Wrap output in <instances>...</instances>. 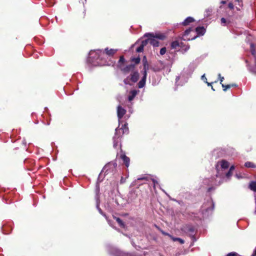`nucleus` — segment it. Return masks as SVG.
<instances>
[{
	"label": "nucleus",
	"mask_w": 256,
	"mask_h": 256,
	"mask_svg": "<svg viewBox=\"0 0 256 256\" xmlns=\"http://www.w3.org/2000/svg\"><path fill=\"white\" fill-rule=\"evenodd\" d=\"M129 132L127 124H122L120 128H116V129L115 135L114 139H118L121 138L124 134H128Z\"/></svg>",
	"instance_id": "obj_1"
},
{
	"label": "nucleus",
	"mask_w": 256,
	"mask_h": 256,
	"mask_svg": "<svg viewBox=\"0 0 256 256\" xmlns=\"http://www.w3.org/2000/svg\"><path fill=\"white\" fill-rule=\"evenodd\" d=\"M117 164L116 162H112L107 164L104 168V170H106V173L108 174L109 172H113L116 169Z\"/></svg>",
	"instance_id": "obj_2"
},
{
	"label": "nucleus",
	"mask_w": 256,
	"mask_h": 256,
	"mask_svg": "<svg viewBox=\"0 0 256 256\" xmlns=\"http://www.w3.org/2000/svg\"><path fill=\"white\" fill-rule=\"evenodd\" d=\"M134 68V64H131L126 66H120L119 69L124 74H128L130 71L132 70Z\"/></svg>",
	"instance_id": "obj_3"
},
{
	"label": "nucleus",
	"mask_w": 256,
	"mask_h": 256,
	"mask_svg": "<svg viewBox=\"0 0 256 256\" xmlns=\"http://www.w3.org/2000/svg\"><path fill=\"white\" fill-rule=\"evenodd\" d=\"M150 36L151 37L154 38H157L160 40H164L166 38V36L164 34L162 33L156 34H154L153 33H146L144 34V36Z\"/></svg>",
	"instance_id": "obj_4"
},
{
	"label": "nucleus",
	"mask_w": 256,
	"mask_h": 256,
	"mask_svg": "<svg viewBox=\"0 0 256 256\" xmlns=\"http://www.w3.org/2000/svg\"><path fill=\"white\" fill-rule=\"evenodd\" d=\"M193 31V30L192 28H189L187 30H186L184 34H183V38L184 40H190L195 39L197 36H194L192 38H190L189 36V34L191 32Z\"/></svg>",
	"instance_id": "obj_5"
},
{
	"label": "nucleus",
	"mask_w": 256,
	"mask_h": 256,
	"mask_svg": "<svg viewBox=\"0 0 256 256\" xmlns=\"http://www.w3.org/2000/svg\"><path fill=\"white\" fill-rule=\"evenodd\" d=\"M229 166L228 162L225 160H222V161L218 162L216 165V169L218 170H220V168H222V170L226 169Z\"/></svg>",
	"instance_id": "obj_6"
},
{
	"label": "nucleus",
	"mask_w": 256,
	"mask_h": 256,
	"mask_svg": "<svg viewBox=\"0 0 256 256\" xmlns=\"http://www.w3.org/2000/svg\"><path fill=\"white\" fill-rule=\"evenodd\" d=\"M130 76L131 82L135 83L138 80L140 74L138 71L136 70L132 72V73L130 74Z\"/></svg>",
	"instance_id": "obj_7"
},
{
	"label": "nucleus",
	"mask_w": 256,
	"mask_h": 256,
	"mask_svg": "<svg viewBox=\"0 0 256 256\" xmlns=\"http://www.w3.org/2000/svg\"><path fill=\"white\" fill-rule=\"evenodd\" d=\"M126 113V110L122 108L120 106H118L117 108V114L118 119H121L124 116Z\"/></svg>",
	"instance_id": "obj_8"
},
{
	"label": "nucleus",
	"mask_w": 256,
	"mask_h": 256,
	"mask_svg": "<svg viewBox=\"0 0 256 256\" xmlns=\"http://www.w3.org/2000/svg\"><path fill=\"white\" fill-rule=\"evenodd\" d=\"M120 158L122 160L124 164L126 167H128L130 162V159L125 154H122L120 156Z\"/></svg>",
	"instance_id": "obj_9"
},
{
	"label": "nucleus",
	"mask_w": 256,
	"mask_h": 256,
	"mask_svg": "<svg viewBox=\"0 0 256 256\" xmlns=\"http://www.w3.org/2000/svg\"><path fill=\"white\" fill-rule=\"evenodd\" d=\"M183 43L182 42H180L178 40L173 41L170 44L172 48L173 49H177L178 48H182Z\"/></svg>",
	"instance_id": "obj_10"
},
{
	"label": "nucleus",
	"mask_w": 256,
	"mask_h": 256,
	"mask_svg": "<svg viewBox=\"0 0 256 256\" xmlns=\"http://www.w3.org/2000/svg\"><path fill=\"white\" fill-rule=\"evenodd\" d=\"M195 31L198 34L196 36L198 37V36L204 35L206 32V30L204 26H198L196 28Z\"/></svg>",
	"instance_id": "obj_11"
},
{
	"label": "nucleus",
	"mask_w": 256,
	"mask_h": 256,
	"mask_svg": "<svg viewBox=\"0 0 256 256\" xmlns=\"http://www.w3.org/2000/svg\"><path fill=\"white\" fill-rule=\"evenodd\" d=\"M146 38H148L149 43L153 46L154 47L158 46L159 42L153 37H151L150 36H146Z\"/></svg>",
	"instance_id": "obj_12"
},
{
	"label": "nucleus",
	"mask_w": 256,
	"mask_h": 256,
	"mask_svg": "<svg viewBox=\"0 0 256 256\" xmlns=\"http://www.w3.org/2000/svg\"><path fill=\"white\" fill-rule=\"evenodd\" d=\"M116 50L108 49V48H106L104 49V52H105L106 55L110 56H112L116 53Z\"/></svg>",
	"instance_id": "obj_13"
},
{
	"label": "nucleus",
	"mask_w": 256,
	"mask_h": 256,
	"mask_svg": "<svg viewBox=\"0 0 256 256\" xmlns=\"http://www.w3.org/2000/svg\"><path fill=\"white\" fill-rule=\"evenodd\" d=\"M143 76L142 80L138 84V88H142L146 84V76L145 74H143Z\"/></svg>",
	"instance_id": "obj_14"
},
{
	"label": "nucleus",
	"mask_w": 256,
	"mask_h": 256,
	"mask_svg": "<svg viewBox=\"0 0 256 256\" xmlns=\"http://www.w3.org/2000/svg\"><path fill=\"white\" fill-rule=\"evenodd\" d=\"M194 22V19L191 16H188L182 22V24L184 26H186L189 25L190 23L193 22Z\"/></svg>",
	"instance_id": "obj_15"
},
{
	"label": "nucleus",
	"mask_w": 256,
	"mask_h": 256,
	"mask_svg": "<svg viewBox=\"0 0 256 256\" xmlns=\"http://www.w3.org/2000/svg\"><path fill=\"white\" fill-rule=\"evenodd\" d=\"M125 62H126V60L124 58V56H121L120 57V59L118 61V65H117L118 68H120V66H124Z\"/></svg>",
	"instance_id": "obj_16"
},
{
	"label": "nucleus",
	"mask_w": 256,
	"mask_h": 256,
	"mask_svg": "<svg viewBox=\"0 0 256 256\" xmlns=\"http://www.w3.org/2000/svg\"><path fill=\"white\" fill-rule=\"evenodd\" d=\"M130 61L132 62H134V64H134V66L136 64H138L140 62V56H138L136 58L132 57L130 59Z\"/></svg>",
	"instance_id": "obj_17"
},
{
	"label": "nucleus",
	"mask_w": 256,
	"mask_h": 256,
	"mask_svg": "<svg viewBox=\"0 0 256 256\" xmlns=\"http://www.w3.org/2000/svg\"><path fill=\"white\" fill-rule=\"evenodd\" d=\"M114 218L116 221V222L118 223V224L121 228H125V224L120 218L116 216H114Z\"/></svg>",
	"instance_id": "obj_18"
},
{
	"label": "nucleus",
	"mask_w": 256,
	"mask_h": 256,
	"mask_svg": "<svg viewBox=\"0 0 256 256\" xmlns=\"http://www.w3.org/2000/svg\"><path fill=\"white\" fill-rule=\"evenodd\" d=\"M137 94V92L136 90H132L130 92V95L128 96V99L129 101L132 100Z\"/></svg>",
	"instance_id": "obj_19"
},
{
	"label": "nucleus",
	"mask_w": 256,
	"mask_h": 256,
	"mask_svg": "<svg viewBox=\"0 0 256 256\" xmlns=\"http://www.w3.org/2000/svg\"><path fill=\"white\" fill-rule=\"evenodd\" d=\"M148 180H149V178L147 176H144L140 177V178H138L137 180H136L134 182H133V183H134V184H133L134 185L138 184V186H140V184H138V180H144L148 181Z\"/></svg>",
	"instance_id": "obj_20"
},
{
	"label": "nucleus",
	"mask_w": 256,
	"mask_h": 256,
	"mask_svg": "<svg viewBox=\"0 0 256 256\" xmlns=\"http://www.w3.org/2000/svg\"><path fill=\"white\" fill-rule=\"evenodd\" d=\"M247 67L250 72L256 74V62L255 63L254 66H250L248 64Z\"/></svg>",
	"instance_id": "obj_21"
},
{
	"label": "nucleus",
	"mask_w": 256,
	"mask_h": 256,
	"mask_svg": "<svg viewBox=\"0 0 256 256\" xmlns=\"http://www.w3.org/2000/svg\"><path fill=\"white\" fill-rule=\"evenodd\" d=\"M249 188L251 190L256 192V181H252L250 182L249 185Z\"/></svg>",
	"instance_id": "obj_22"
},
{
	"label": "nucleus",
	"mask_w": 256,
	"mask_h": 256,
	"mask_svg": "<svg viewBox=\"0 0 256 256\" xmlns=\"http://www.w3.org/2000/svg\"><path fill=\"white\" fill-rule=\"evenodd\" d=\"M244 166L247 168H256V165L252 162H247L244 164Z\"/></svg>",
	"instance_id": "obj_23"
},
{
	"label": "nucleus",
	"mask_w": 256,
	"mask_h": 256,
	"mask_svg": "<svg viewBox=\"0 0 256 256\" xmlns=\"http://www.w3.org/2000/svg\"><path fill=\"white\" fill-rule=\"evenodd\" d=\"M186 231L189 232L191 234H193L194 232V228L192 226H188L186 228Z\"/></svg>",
	"instance_id": "obj_24"
},
{
	"label": "nucleus",
	"mask_w": 256,
	"mask_h": 256,
	"mask_svg": "<svg viewBox=\"0 0 256 256\" xmlns=\"http://www.w3.org/2000/svg\"><path fill=\"white\" fill-rule=\"evenodd\" d=\"M171 238L172 240L174 242H176V241H178L181 244H184V240H183L182 239L180 238H174V237H173L172 236H171Z\"/></svg>",
	"instance_id": "obj_25"
},
{
	"label": "nucleus",
	"mask_w": 256,
	"mask_h": 256,
	"mask_svg": "<svg viewBox=\"0 0 256 256\" xmlns=\"http://www.w3.org/2000/svg\"><path fill=\"white\" fill-rule=\"evenodd\" d=\"M143 70L142 71V73L145 74L146 75H147V70H148V64H144L143 65Z\"/></svg>",
	"instance_id": "obj_26"
},
{
	"label": "nucleus",
	"mask_w": 256,
	"mask_h": 256,
	"mask_svg": "<svg viewBox=\"0 0 256 256\" xmlns=\"http://www.w3.org/2000/svg\"><path fill=\"white\" fill-rule=\"evenodd\" d=\"M236 86V84H227L224 85V84H222V86L223 88V90L224 91L226 90L228 88H230L232 86Z\"/></svg>",
	"instance_id": "obj_27"
},
{
	"label": "nucleus",
	"mask_w": 256,
	"mask_h": 256,
	"mask_svg": "<svg viewBox=\"0 0 256 256\" xmlns=\"http://www.w3.org/2000/svg\"><path fill=\"white\" fill-rule=\"evenodd\" d=\"M130 76H128L126 78H125L124 80V82L125 84H129V85H130L131 84L130 82Z\"/></svg>",
	"instance_id": "obj_28"
},
{
	"label": "nucleus",
	"mask_w": 256,
	"mask_h": 256,
	"mask_svg": "<svg viewBox=\"0 0 256 256\" xmlns=\"http://www.w3.org/2000/svg\"><path fill=\"white\" fill-rule=\"evenodd\" d=\"M149 42L148 38L146 40H144L142 42L141 45L142 46L144 47Z\"/></svg>",
	"instance_id": "obj_29"
},
{
	"label": "nucleus",
	"mask_w": 256,
	"mask_h": 256,
	"mask_svg": "<svg viewBox=\"0 0 256 256\" xmlns=\"http://www.w3.org/2000/svg\"><path fill=\"white\" fill-rule=\"evenodd\" d=\"M144 46L141 44L136 48V51L138 52H142L144 50Z\"/></svg>",
	"instance_id": "obj_30"
},
{
	"label": "nucleus",
	"mask_w": 256,
	"mask_h": 256,
	"mask_svg": "<svg viewBox=\"0 0 256 256\" xmlns=\"http://www.w3.org/2000/svg\"><path fill=\"white\" fill-rule=\"evenodd\" d=\"M166 48L164 47L160 49V53L161 55H164V54H166Z\"/></svg>",
	"instance_id": "obj_31"
},
{
	"label": "nucleus",
	"mask_w": 256,
	"mask_h": 256,
	"mask_svg": "<svg viewBox=\"0 0 256 256\" xmlns=\"http://www.w3.org/2000/svg\"><path fill=\"white\" fill-rule=\"evenodd\" d=\"M201 79L206 83L208 84V82H207V78L206 76V75L205 74H203L202 76H201Z\"/></svg>",
	"instance_id": "obj_32"
},
{
	"label": "nucleus",
	"mask_w": 256,
	"mask_h": 256,
	"mask_svg": "<svg viewBox=\"0 0 256 256\" xmlns=\"http://www.w3.org/2000/svg\"><path fill=\"white\" fill-rule=\"evenodd\" d=\"M220 21H221V24L223 26H226V20L224 18H222L220 20Z\"/></svg>",
	"instance_id": "obj_33"
},
{
	"label": "nucleus",
	"mask_w": 256,
	"mask_h": 256,
	"mask_svg": "<svg viewBox=\"0 0 256 256\" xmlns=\"http://www.w3.org/2000/svg\"><path fill=\"white\" fill-rule=\"evenodd\" d=\"M142 63H143V65L148 64V62L147 61V58L146 56H144L142 58Z\"/></svg>",
	"instance_id": "obj_34"
},
{
	"label": "nucleus",
	"mask_w": 256,
	"mask_h": 256,
	"mask_svg": "<svg viewBox=\"0 0 256 256\" xmlns=\"http://www.w3.org/2000/svg\"><path fill=\"white\" fill-rule=\"evenodd\" d=\"M237 254L235 252H232L227 254L226 256H236Z\"/></svg>",
	"instance_id": "obj_35"
},
{
	"label": "nucleus",
	"mask_w": 256,
	"mask_h": 256,
	"mask_svg": "<svg viewBox=\"0 0 256 256\" xmlns=\"http://www.w3.org/2000/svg\"><path fill=\"white\" fill-rule=\"evenodd\" d=\"M190 48V46H186L184 44V52H186L187 50H188Z\"/></svg>",
	"instance_id": "obj_36"
},
{
	"label": "nucleus",
	"mask_w": 256,
	"mask_h": 256,
	"mask_svg": "<svg viewBox=\"0 0 256 256\" xmlns=\"http://www.w3.org/2000/svg\"><path fill=\"white\" fill-rule=\"evenodd\" d=\"M232 175V172L230 170H228V172L226 173V176L228 178Z\"/></svg>",
	"instance_id": "obj_37"
},
{
	"label": "nucleus",
	"mask_w": 256,
	"mask_h": 256,
	"mask_svg": "<svg viewBox=\"0 0 256 256\" xmlns=\"http://www.w3.org/2000/svg\"><path fill=\"white\" fill-rule=\"evenodd\" d=\"M114 148H116L117 146H118V140H117L116 142V139H114Z\"/></svg>",
	"instance_id": "obj_38"
},
{
	"label": "nucleus",
	"mask_w": 256,
	"mask_h": 256,
	"mask_svg": "<svg viewBox=\"0 0 256 256\" xmlns=\"http://www.w3.org/2000/svg\"><path fill=\"white\" fill-rule=\"evenodd\" d=\"M162 233L164 235V236H169L171 238L172 236H171L170 234H168V233H167V232H164V231H162Z\"/></svg>",
	"instance_id": "obj_39"
},
{
	"label": "nucleus",
	"mask_w": 256,
	"mask_h": 256,
	"mask_svg": "<svg viewBox=\"0 0 256 256\" xmlns=\"http://www.w3.org/2000/svg\"><path fill=\"white\" fill-rule=\"evenodd\" d=\"M228 6L230 8V9H233L234 8V5L232 3L230 2L228 4Z\"/></svg>",
	"instance_id": "obj_40"
},
{
	"label": "nucleus",
	"mask_w": 256,
	"mask_h": 256,
	"mask_svg": "<svg viewBox=\"0 0 256 256\" xmlns=\"http://www.w3.org/2000/svg\"><path fill=\"white\" fill-rule=\"evenodd\" d=\"M251 256H256V248L254 250V252Z\"/></svg>",
	"instance_id": "obj_41"
},
{
	"label": "nucleus",
	"mask_w": 256,
	"mask_h": 256,
	"mask_svg": "<svg viewBox=\"0 0 256 256\" xmlns=\"http://www.w3.org/2000/svg\"><path fill=\"white\" fill-rule=\"evenodd\" d=\"M212 210H214V203L213 202V201L212 200Z\"/></svg>",
	"instance_id": "obj_42"
},
{
	"label": "nucleus",
	"mask_w": 256,
	"mask_h": 256,
	"mask_svg": "<svg viewBox=\"0 0 256 256\" xmlns=\"http://www.w3.org/2000/svg\"><path fill=\"white\" fill-rule=\"evenodd\" d=\"M234 169V166H230V168L229 170H230L231 172H232V170H233Z\"/></svg>",
	"instance_id": "obj_43"
},
{
	"label": "nucleus",
	"mask_w": 256,
	"mask_h": 256,
	"mask_svg": "<svg viewBox=\"0 0 256 256\" xmlns=\"http://www.w3.org/2000/svg\"><path fill=\"white\" fill-rule=\"evenodd\" d=\"M152 182H153L154 184H155L156 183H157L156 180H154V179H152Z\"/></svg>",
	"instance_id": "obj_44"
},
{
	"label": "nucleus",
	"mask_w": 256,
	"mask_h": 256,
	"mask_svg": "<svg viewBox=\"0 0 256 256\" xmlns=\"http://www.w3.org/2000/svg\"><path fill=\"white\" fill-rule=\"evenodd\" d=\"M224 79V77H222L220 78V83L222 82L223 80Z\"/></svg>",
	"instance_id": "obj_45"
},
{
	"label": "nucleus",
	"mask_w": 256,
	"mask_h": 256,
	"mask_svg": "<svg viewBox=\"0 0 256 256\" xmlns=\"http://www.w3.org/2000/svg\"><path fill=\"white\" fill-rule=\"evenodd\" d=\"M100 52H102V50H98V52H96L97 54H99Z\"/></svg>",
	"instance_id": "obj_46"
},
{
	"label": "nucleus",
	"mask_w": 256,
	"mask_h": 256,
	"mask_svg": "<svg viewBox=\"0 0 256 256\" xmlns=\"http://www.w3.org/2000/svg\"><path fill=\"white\" fill-rule=\"evenodd\" d=\"M222 4H226V1H222Z\"/></svg>",
	"instance_id": "obj_47"
},
{
	"label": "nucleus",
	"mask_w": 256,
	"mask_h": 256,
	"mask_svg": "<svg viewBox=\"0 0 256 256\" xmlns=\"http://www.w3.org/2000/svg\"><path fill=\"white\" fill-rule=\"evenodd\" d=\"M236 0L239 2H240V1L241 0Z\"/></svg>",
	"instance_id": "obj_48"
},
{
	"label": "nucleus",
	"mask_w": 256,
	"mask_h": 256,
	"mask_svg": "<svg viewBox=\"0 0 256 256\" xmlns=\"http://www.w3.org/2000/svg\"><path fill=\"white\" fill-rule=\"evenodd\" d=\"M252 54H254V52H252Z\"/></svg>",
	"instance_id": "obj_49"
},
{
	"label": "nucleus",
	"mask_w": 256,
	"mask_h": 256,
	"mask_svg": "<svg viewBox=\"0 0 256 256\" xmlns=\"http://www.w3.org/2000/svg\"><path fill=\"white\" fill-rule=\"evenodd\" d=\"M86 16V13L84 12V16Z\"/></svg>",
	"instance_id": "obj_50"
}]
</instances>
